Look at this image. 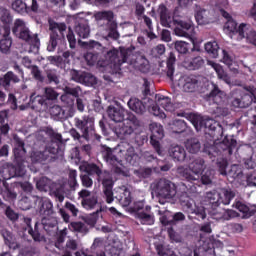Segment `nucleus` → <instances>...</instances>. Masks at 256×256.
I'll return each instance as SVG.
<instances>
[{"label": "nucleus", "mask_w": 256, "mask_h": 256, "mask_svg": "<svg viewBox=\"0 0 256 256\" xmlns=\"http://www.w3.org/2000/svg\"><path fill=\"white\" fill-rule=\"evenodd\" d=\"M186 119L192 123L196 131L199 129H206L205 137L209 139V142L204 144V153L208 155L212 161H215L216 157L222 156L223 158L217 159L216 165L220 175L224 177L227 175V167L229 162L227 158L229 155H233V150L237 147V140L233 136H226L222 142H215L219 139V133H221V125L214 119H203L201 115L190 113L186 115Z\"/></svg>", "instance_id": "nucleus-1"}, {"label": "nucleus", "mask_w": 256, "mask_h": 256, "mask_svg": "<svg viewBox=\"0 0 256 256\" xmlns=\"http://www.w3.org/2000/svg\"><path fill=\"white\" fill-rule=\"evenodd\" d=\"M106 60L114 69H120L123 63L132 65L141 73H149V60L140 54H133V50L120 47L119 50L112 49L107 52Z\"/></svg>", "instance_id": "nucleus-2"}, {"label": "nucleus", "mask_w": 256, "mask_h": 256, "mask_svg": "<svg viewBox=\"0 0 256 256\" xmlns=\"http://www.w3.org/2000/svg\"><path fill=\"white\" fill-rule=\"evenodd\" d=\"M107 113L109 119L114 121V123H122V121H124L122 126L115 129V133L119 139H127L128 137H131V135L135 133V129L141 125V122L133 113H128V116L125 119L127 110L123 107L109 106Z\"/></svg>", "instance_id": "nucleus-3"}, {"label": "nucleus", "mask_w": 256, "mask_h": 256, "mask_svg": "<svg viewBox=\"0 0 256 256\" xmlns=\"http://www.w3.org/2000/svg\"><path fill=\"white\" fill-rule=\"evenodd\" d=\"M160 17V23L162 27H174V33L177 37H186L189 39L193 35L195 27L191 21L175 20L171 11L164 4H160L157 10Z\"/></svg>", "instance_id": "nucleus-4"}, {"label": "nucleus", "mask_w": 256, "mask_h": 256, "mask_svg": "<svg viewBox=\"0 0 256 256\" xmlns=\"http://www.w3.org/2000/svg\"><path fill=\"white\" fill-rule=\"evenodd\" d=\"M74 123L75 127L82 133V135H80L77 129H70L69 133L74 141L83 144L84 141H89L91 137H95V118L91 116H83L82 119L75 118Z\"/></svg>", "instance_id": "nucleus-5"}, {"label": "nucleus", "mask_w": 256, "mask_h": 256, "mask_svg": "<svg viewBox=\"0 0 256 256\" xmlns=\"http://www.w3.org/2000/svg\"><path fill=\"white\" fill-rule=\"evenodd\" d=\"M58 151L59 148L57 147L47 146L45 139L37 140L31 154V161L32 163H40L41 165L53 163L57 159Z\"/></svg>", "instance_id": "nucleus-6"}, {"label": "nucleus", "mask_w": 256, "mask_h": 256, "mask_svg": "<svg viewBox=\"0 0 256 256\" xmlns=\"http://www.w3.org/2000/svg\"><path fill=\"white\" fill-rule=\"evenodd\" d=\"M12 33L17 39H21L26 43H29L31 49H35V51H39V47H41V41L37 34L31 33L27 23L23 19H16L14 21V25L12 27Z\"/></svg>", "instance_id": "nucleus-7"}, {"label": "nucleus", "mask_w": 256, "mask_h": 256, "mask_svg": "<svg viewBox=\"0 0 256 256\" xmlns=\"http://www.w3.org/2000/svg\"><path fill=\"white\" fill-rule=\"evenodd\" d=\"M98 25H100V31L105 37L109 39H114L117 41L119 39V31H117V22L113 20V12L103 11L98 12L95 15Z\"/></svg>", "instance_id": "nucleus-8"}, {"label": "nucleus", "mask_w": 256, "mask_h": 256, "mask_svg": "<svg viewBox=\"0 0 256 256\" xmlns=\"http://www.w3.org/2000/svg\"><path fill=\"white\" fill-rule=\"evenodd\" d=\"M36 187L39 191H43L44 193L49 192L51 197H54L56 201H59V203H63V201H65L67 191H65L64 183L53 182V180L47 177H42L37 181Z\"/></svg>", "instance_id": "nucleus-9"}, {"label": "nucleus", "mask_w": 256, "mask_h": 256, "mask_svg": "<svg viewBox=\"0 0 256 256\" xmlns=\"http://www.w3.org/2000/svg\"><path fill=\"white\" fill-rule=\"evenodd\" d=\"M151 189L156 197L162 199H173L177 195V186L171 180L161 178L151 184Z\"/></svg>", "instance_id": "nucleus-10"}, {"label": "nucleus", "mask_w": 256, "mask_h": 256, "mask_svg": "<svg viewBox=\"0 0 256 256\" xmlns=\"http://www.w3.org/2000/svg\"><path fill=\"white\" fill-rule=\"evenodd\" d=\"M189 167L190 170L184 167H179L177 171L180 177H183V179H186V181H189L190 183L199 181V175L207 169V165H205V160H203V158H196Z\"/></svg>", "instance_id": "nucleus-11"}, {"label": "nucleus", "mask_w": 256, "mask_h": 256, "mask_svg": "<svg viewBox=\"0 0 256 256\" xmlns=\"http://www.w3.org/2000/svg\"><path fill=\"white\" fill-rule=\"evenodd\" d=\"M78 199L81 201V205L86 211H93V209H97L94 215H99L103 208L99 204V198L93 192L88 189H82L78 192Z\"/></svg>", "instance_id": "nucleus-12"}, {"label": "nucleus", "mask_w": 256, "mask_h": 256, "mask_svg": "<svg viewBox=\"0 0 256 256\" xmlns=\"http://www.w3.org/2000/svg\"><path fill=\"white\" fill-rule=\"evenodd\" d=\"M180 205L184 209V211H187V213L196 215V219L198 221H203L207 217L205 207L197 206L195 204V200L189 197L187 193H182L180 195Z\"/></svg>", "instance_id": "nucleus-13"}, {"label": "nucleus", "mask_w": 256, "mask_h": 256, "mask_svg": "<svg viewBox=\"0 0 256 256\" xmlns=\"http://www.w3.org/2000/svg\"><path fill=\"white\" fill-rule=\"evenodd\" d=\"M235 97L232 100V106L240 109H246L251 103H256V90H235Z\"/></svg>", "instance_id": "nucleus-14"}, {"label": "nucleus", "mask_w": 256, "mask_h": 256, "mask_svg": "<svg viewBox=\"0 0 256 256\" xmlns=\"http://www.w3.org/2000/svg\"><path fill=\"white\" fill-rule=\"evenodd\" d=\"M50 40L48 42L47 51L53 52L57 49L59 41L65 39V31H67V25L63 23H50Z\"/></svg>", "instance_id": "nucleus-15"}, {"label": "nucleus", "mask_w": 256, "mask_h": 256, "mask_svg": "<svg viewBox=\"0 0 256 256\" xmlns=\"http://www.w3.org/2000/svg\"><path fill=\"white\" fill-rule=\"evenodd\" d=\"M150 143L154 147L157 155H163V150H161V144L159 143L163 137H165V131L161 124L153 122L150 124Z\"/></svg>", "instance_id": "nucleus-16"}, {"label": "nucleus", "mask_w": 256, "mask_h": 256, "mask_svg": "<svg viewBox=\"0 0 256 256\" xmlns=\"http://www.w3.org/2000/svg\"><path fill=\"white\" fill-rule=\"evenodd\" d=\"M25 173H27V170H25V165L21 162L17 163V165L3 166L0 170V177H2V181H9L13 177H23Z\"/></svg>", "instance_id": "nucleus-17"}, {"label": "nucleus", "mask_w": 256, "mask_h": 256, "mask_svg": "<svg viewBox=\"0 0 256 256\" xmlns=\"http://www.w3.org/2000/svg\"><path fill=\"white\" fill-rule=\"evenodd\" d=\"M178 87L184 93H195L199 89V80L195 75H183L178 80Z\"/></svg>", "instance_id": "nucleus-18"}, {"label": "nucleus", "mask_w": 256, "mask_h": 256, "mask_svg": "<svg viewBox=\"0 0 256 256\" xmlns=\"http://www.w3.org/2000/svg\"><path fill=\"white\" fill-rule=\"evenodd\" d=\"M71 79L76 83H81L82 85H86V87H93V85H97V78L93 76L91 73L79 72L77 70H73L71 72Z\"/></svg>", "instance_id": "nucleus-19"}, {"label": "nucleus", "mask_w": 256, "mask_h": 256, "mask_svg": "<svg viewBox=\"0 0 256 256\" xmlns=\"http://www.w3.org/2000/svg\"><path fill=\"white\" fill-rule=\"evenodd\" d=\"M114 195H115L116 201H118L121 207H129V205H131L132 198H131V191L129 190V188L125 186L116 188L114 190Z\"/></svg>", "instance_id": "nucleus-20"}, {"label": "nucleus", "mask_w": 256, "mask_h": 256, "mask_svg": "<svg viewBox=\"0 0 256 256\" xmlns=\"http://www.w3.org/2000/svg\"><path fill=\"white\" fill-rule=\"evenodd\" d=\"M74 31L76 35H78L79 39H89V35H91L89 21L85 18L76 19Z\"/></svg>", "instance_id": "nucleus-21"}, {"label": "nucleus", "mask_w": 256, "mask_h": 256, "mask_svg": "<svg viewBox=\"0 0 256 256\" xmlns=\"http://www.w3.org/2000/svg\"><path fill=\"white\" fill-rule=\"evenodd\" d=\"M212 90L208 95L209 101H213L215 105H225L227 103V94L219 89V86L215 83H211Z\"/></svg>", "instance_id": "nucleus-22"}, {"label": "nucleus", "mask_w": 256, "mask_h": 256, "mask_svg": "<svg viewBox=\"0 0 256 256\" xmlns=\"http://www.w3.org/2000/svg\"><path fill=\"white\" fill-rule=\"evenodd\" d=\"M168 154L173 161H178L179 163H183L185 161V158L187 157V152L185 151V148L181 145L172 144L168 148Z\"/></svg>", "instance_id": "nucleus-23"}, {"label": "nucleus", "mask_w": 256, "mask_h": 256, "mask_svg": "<svg viewBox=\"0 0 256 256\" xmlns=\"http://www.w3.org/2000/svg\"><path fill=\"white\" fill-rule=\"evenodd\" d=\"M13 45V38H11V30L9 27H4V34L0 38V51L5 55L11 53V46Z\"/></svg>", "instance_id": "nucleus-24"}, {"label": "nucleus", "mask_w": 256, "mask_h": 256, "mask_svg": "<svg viewBox=\"0 0 256 256\" xmlns=\"http://www.w3.org/2000/svg\"><path fill=\"white\" fill-rule=\"evenodd\" d=\"M41 225H42L44 231H46V233H48V235H55V233H57V231L59 229L57 227V217H55V215L43 216L42 220H41Z\"/></svg>", "instance_id": "nucleus-25"}, {"label": "nucleus", "mask_w": 256, "mask_h": 256, "mask_svg": "<svg viewBox=\"0 0 256 256\" xmlns=\"http://www.w3.org/2000/svg\"><path fill=\"white\" fill-rule=\"evenodd\" d=\"M127 105L130 111H133L136 115H145V113H147V103L139 98H130Z\"/></svg>", "instance_id": "nucleus-26"}, {"label": "nucleus", "mask_w": 256, "mask_h": 256, "mask_svg": "<svg viewBox=\"0 0 256 256\" xmlns=\"http://www.w3.org/2000/svg\"><path fill=\"white\" fill-rule=\"evenodd\" d=\"M204 203L205 205H208L212 211H216L217 208H219V205H221V202L219 200V191L212 190L209 192H206L204 197Z\"/></svg>", "instance_id": "nucleus-27"}, {"label": "nucleus", "mask_w": 256, "mask_h": 256, "mask_svg": "<svg viewBox=\"0 0 256 256\" xmlns=\"http://www.w3.org/2000/svg\"><path fill=\"white\" fill-rule=\"evenodd\" d=\"M24 223L26 227L24 228V231H27L29 235H31L32 239L34 241L41 242L43 241L44 237L41 232H39V222L35 223L34 230L33 227H31V218H25Z\"/></svg>", "instance_id": "nucleus-28"}, {"label": "nucleus", "mask_w": 256, "mask_h": 256, "mask_svg": "<svg viewBox=\"0 0 256 256\" xmlns=\"http://www.w3.org/2000/svg\"><path fill=\"white\" fill-rule=\"evenodd\" d=\"M39 213L43 217H51L55 215V211L53 210V202H51L49 198H41L39 200Z\"/></svg>", "instance_id": "nucleus-29"}, {"label": "nucleus", "mask_w": 256, "mask_h": 256, "mask_svg": "<svg viewBox=\"0 0 256 256\" xmlns=\"http://www.w3.org/2000/svg\"><path fill=\"white\" fill-rule=\"evenodd\" d=\"M145 211L136 213L137 219L141 225H153L155 223V216L150 213L151 206H145Z\"/></svg>", "instance_id": "nucleus-30"}, {"label": "nucleus", "mask_w": 256, "mask_h": 256, "mask_svg": "<svg viewBox=\"0 0 256 256\" xmlns=\"http://www.w3.org/2000/svg\"><path fill=\"white\" fill-rule=\"evenodd\" d=\"M14 156L16 161H23V156L27 153L25 150V142L19 136H14Z\"/></svg>", "instance_id": "nucleus-31"}, {"label": "nucleus", "mask_w": 256, "mask_h": 256, "mask_svg": "<svg viewBox=\"0 0 256 256\" xmlns=\"http://www.w3.org/2000/svg\"><path fill=\"white\" fill-rule=\"evenodd\" d=\"M18 75H15L13 71H8L4 76L0 77V86L3 87L6 91L11 87V83H19Z\"/></svg>", "instance_id": "nucleus-32"}, {"label": "nucleus", "mask_w": 256, "mask_h": 256, "mask_svg": "<svg viewBox=\"0 0 256 256\" xmlns=\"http://www.w3.org/2000/svg\"><path fill=\"white\" fill-rule=\"evenodd\" d=\"M1 235L4 239L5 245H7L9 249H13L14 251L15 249H19L20 247L19 243H17L15 236H13V234L9 230H6V229L1 230Z\"/></svg>", "instance_id": "nucleus-33"}, {"label": "nucleus", "mask_w": 256, "mask_h": 256, "mask_svg": "<svg viewBox=\"0 0 256 256\" xmlns=\"http://www.w3.org/2000/svg\"><path fill=\"white\" fill-rule=\"evenodd\" d=\"M220 204L229 205L235 199V192L231 189L221 188L218 190Z\"/></svg>", "instance_id": "nucleus-34"}, {"label": "nucleus", "mask_w": 256, "mask_h": 256, "mask_svg": "<svg viewBox=\"0 0 256 256\" xmlns=\"http://www.w3.org/2000/svg\"><path fill=\"white\" fill-rule=\"evenodd\" d=\"M195 19L198 25H209L211 23L209 11L203 8L196 7Z\"/></svg>", "instance_id": "nucleus-35"}, {"label": "nucleus", "mask_w": 256, "mask_h": 256, "mask_svg": "<svg viewBox=\"0 0 256 256\" xmlns=\"http://www.w3.org/2000/svg\"><path fill=\"white\" fill-rule=\"evenodd\" d=\"M205 65V60L201 56L194 57L191 61L184 60L183 66L189 71H197V69H201Z\"/></svg>", "instance_id": "nucleus-36"}, {"label": "nucleus", "mask_w": 256, "mask_h": 256, "mask_svg": "<svg viewBox=\"0 0 256 256\" xmlns=\"http://www.w3.org/2000/svg\"><path fill=\"white\" fill-rule=\"evenodd\" d=\"M50 115L54 121H65L69 117V114L59 105L50 108Z\"/></svg>", "instance_id": "nucleus-37"}, {"label": "nucleus", "mask_w": 256, "mask_h": 256, "mask_svg": "<svg viewBox=\"0 0 256 256\" xmlns=\"http://www.w3.org/2000/svg\"><path fill=\"white\" fill-rule=\"evenodd\" d=\"M156 101L158 105H160V107H162V109H164L165 111H168L170 113L175 111V105L171 103V98L158 94L156 95Z\"/></svg>", "instance_id": "nucleus-38"}, {"label": "nucleus", "mask_w": 256, "mask_h": 256, "mask_svg": "<svg viewBox=\"0 0 256 256\" xmlns=\"http://www.w3.org/2000/svg\"><path fill=\"white\" fill-rule=\"evenodd\" d=\"M176 61L177 58H175V54L170 53L166 62V69L164 70L165 75L168 77V79H170V81H173Z\"/></svg>", "instance_id": "nucleus-39"}, {"label": "nucleus", "mask_w": 256, "mask_h": 256, "mask_svg": "<svg viewBox=\"0 0 256 256\" xmlns=\"http://www.w3.org/2000/svg\"><path fill=\"white\" fill-rule=\"evenodd\" d=\"M79 249V242L73 238L66 241L65 247L62 249V256H73V253Z\"/></svg>", "instance_id": "nucleus-40"}, {"label": "nucleus", "mask_w": 256, "mask_h": 256, "mask_svg": "<svg viewBox=\"0 0 256 256\" xmlns=\"http://www.w3.org/2000/svg\"><path fill=\"white\" fill-rule=\"evenodd\" d=\"M84 171L87 175H97V181L103 178V175L105 174V171L101 170L97 164H86L84 166Z\"/></svg>", "instance_id": "nucleus-41"}, {"label": "nucleus", "mask_w": 256, "mask_h": 256, "mask_svg": "<svg viewBox=\"0 0 256 256\" xmlns=\"http://www.w3.org/2000/svg\"><path fill=\"white\" fill-rule=\"evenodd\" d=\"M225 31H228V33H232V38L236 37L237 35V40L239 41V29H241V25L237 26V22L233 19H229L225 25H224Z\"/></svg>", "instance_id": "nucleus-42"}, {"label": "nucleus", "mask_w": 256, "mask_h": 256, "mask_svg": "<svg viewBox=\"0 0 256 256\" xmlns=\"http://www.w3.org/2000/svg\"><path fill=\"white\" fill-rule=\"evenodd\" d=\"M102 152L105 153L104 159L106 163L112 165V167H117V165H119V158L113 154V150L111 148L106 147Z\"/></svg>", "instance_id": "nucleus-43"}, {"label": "nucleus", "mask_w": 256, "mask_h": 256, "mask_svg": "<svg viewBox=\"0 0 256 256\" xmlns=\"http://www.w3.org/2000/svg\"><path fill=\"white\" fill-rule=\"evenodd\" d=\"M185 147L189 153H199L201 151V142L197 138H190L185 142Z\"/></svg>", "instance_id": "nucleus-44"}, {"label": "nucleus", "mask_w": 256, "mask_h": 256, "mask_svg": "<svg viewBox=\"0 0 256 256\" xmlns=\"http://www.w3.org/2000/svg\"><path fill=\"white\" fill-rule=\"evenodd\" d=\"M46 79L49 85H59V83H61L59 72L55 69L46 70Z\"/></svg>", "instance_id": "nucleus-45"}, {"label": "nucleus", "mask_w": 256, "mask_h": 256, "mask_svg": "<svg viewBox=\"0 0 256 256\" xmlns=\"http://www.w3.org/2000/svg\"><path fill=\"white\" fill-rule=\"evenodd\" d=\"M67 228L60 230L56 236L55 248L63 251L65 247V237H67Z\"/></svg>", "instance_id": "nucleus-46"}, {"label": "nucleus", "mask_w": 256, "mask_h": 256, "mask_svg": "<svg viewBox=\"0 0 256 256\" xmlns=\"http://www.w3.org/2000/svg\"><path fill=\"white\" fill-rule=\"evenodd\" d=\"M12 9L19 15H27V3L23 0H14L12 2Z\"/></svg>", "instance_id": "nucleus-47"}, {"label": "nucleus", "mask_w": 256, "mask_h": 256, "mask_svg": "<svg viewBox=\"0 0 256 256\" xmlns=\"http://www.w3.org/2000/svg\"><path fill=\"white\" fill-rule=\"evenodd\" d=\"M205 51L212 56L213 59H217L219 57V44L216 41L208 42L205 44Z\"/></svg>", "instance_id": "nucleus-48"}, {"label": "nucleus", "mask_w": 256, "mask_h": 256, "mask_svg": "<svg viewBox=\"0 0 256 256\" xmlns=\"http://www.w3.org/2000/svg\"><path fill=\"white\" fill-rule=\"evenodd\" d=\"M90 249L92 253H96L97 256H107V254H105V252L101 250L103 249V239L101 238H95Z\"/></svg>", "instance_id": "nucleus-49"}, {"label": "nucleus", "mask_w": 256, "mask_h": 256, "mask_svg": "<svg viewBox=\"0 0 256 256\" xmlns=\"http://www.w3.org/2000/svg\"><path fill=\"white\" fill-rule=\"evenodd\" d=\"M123 251V243L121 240L115 239L113 240L111 247L109 249V253L111 256H120Z\"/></svg>", "instance_id": "nucleus-50"}, {"label": "nucleus", "mask_w": 256, "mask_h": 256, "mask_svg": "<svg viewBox=\"0 0 256 256\" xmlns=\"http://www.w3.org/2000/svg\"><path fill=\"white\" fill-rule=\"evenodd\" d=\"M30 104L32 107H47V99L43 96H35V94H32L30 96Z\"/></svg>", "instance_id": "nucleus-51"}, {"label": "nucleus", "mask_w": 256, "mask_h": 256, "mask_svg": "<svg viewBox=\"0 0 256 256\" xmlns=\"http://www.w3.org/2000/svg\"><path fill=\"white\" fill-rule=\"evenodd\" d=\"M71 227L76 233H81V235H87L89 233V226L85 222H72Z\"/></svg>", "instance_id": "nucleus-52"}, {"label": "nucleus", "mask_w": 256, "mask_h": 256, "mask_svg": "<svg viewBox=\"0 0 256 256\" xmlns=\"http://www.w3.org/2000/svg\"><path fill=\"white\" fill-rule=\"evenodd\" d=\"M68 185L72 191L78 189L79 182H77V170H69Z\"/></svg>", "instance_id": "nucleus-53"}, {"label": "nucleus", "mask_w": 256, "mask_h": 256, "mask_svg": "<svg viewBox=\"0 0 256 256\" xmlns=\"http://www.w3.org/2000/svg\"><path fill=\"white\" fill-rule=\"evenodd\" d=\"M98 181L102 183L104 189H113V178L108 171H104L102 178H100Z\"/></svg>", "instance_id": "nucleus-54"}, {"label": "nucleus", "mask_w": 256, "mask_h": 256, "mask_svg": "<svg viewBox=\"0 0 256 256\" xmlns=\"http://www.w3.org/2000/svg\"><path fill=\"white\" fill-rule=\"evenodd\" d=\"M125 157L126 161L130 163V165H135V163H137V159H139V155L135 153V148L133 146H128Z\"/></svg>", "instance_id": "nucleus-55"}, {"label": "nucleus", "mask_w": 256, "mask_h": 256, "mask_svg": "<svg viewBox=\"0 0 256 256\" xmlns=\"http://www.w3.org/2000/svg\"><path fill=\"white\" fill-rule=\"evenodd\" d=\"M157 253L159 256H177L173 248L165 245H158Z\"/></svg>", "instance_id": "nucleus-56"}, {"label": "nucleus", "mask_w": 256, "mask_h": 256, "mask_svg": "<svg viewBox=\"0 0 256 256\" xmlns=\"http://www.w3.org/2000/svg\"><path fill=\"white\" fill-rule=\"evenodd\" d=\"M64 93H66L67 95H70V97H73L74 99H78L79 95L81 94V87L66 86L64 88Z\"/></svg>", "instance_id": "nucleus-57"}, {"label": "nucleus", "mask_w": 256, "mask_h": 256, "mask_svg": "<svg viewBox=\"0 0 256 256\" xmlns=\"http://www.w3.org/2000/svg\"><path fill=\"white\" fill-rule=\"evenodd\" d=\"M175 50L180 53L185 55V53H188L189 51V43L185 41H176L174 43Z\"/></svg>", "instance_id": "nucleus-58"}, {"label": "nucleus", "mask_w": 256, "mask_h": 256, "mask_svg": "<svg viewBox=\"0 0 256 256\" xmlns=\"http://www.w3.org/2000/svg\"><path fill=\"white\" fill-rule=\"evenodd\" d=\"M33 204L31 203V199L28 196H24L21 198V200L18 202V207L22 211H29Z\"/></svg>", "instance_id": "nucleus-59"}, {"label": "nucleus", "mask_w": 256, "mask_h": 256, "mask_svg": "<svg viewBox=\"0 0 256 256\" xmlns=\"http://www.w3.org/2000/svg\"><path fill=\"white\" fill-rule=\"evenodd\" d=\"M41 12V6H39V2L37 0H31V4L27 6V15H37V13Z\"/></svg>", "instance_id": "nucleus-60"}, {"label": "nucleus", "mask_w": 256, "mask_h": 256, "mask_svg": "<svg viewBox=\"0 0 256 256\" xmlns=\"http://www.w3.org/2000/svg\"><path fill=\"white\" fill-rule=\"evenodd\" d=\"M60 99L65 107L72 109L75 106V98L67 93H64Z\"/></svg>", "instance_id": "nucleus-61"}, {"label": "nucleus", "mask_w": 256, "mask_h": 256, "mask_svg": "<svg viewBox=\"0 0 256 256\" xmlns=\"http://www.w3.org/2000/svg\"><path fill=\"white\" fill-rule=\"evenodd\" d=\"M30 69L31 74L36 81H39V83H43V81H45V76H43L41 73V69H39L36 65L32 66Z\"/></svg>", "instance_id": "nucleus-62"}, {"label": "nucleus", "mask_w": 256, "mask_h": 256, "mask_svg": "<svg viewBox=\"0 0 256 256\" xmlns=\"http://www.w3.org/2000/svg\"><path fill=\"white\" fill-rule=\"evenodd\" d=\"M202 185H211L213 183V171L207 170L200 179Z\"/></svg>", "instance_id": "nucleus-63"}, {"label": "nucleus", "mask_w": 256, "mask_h": 256, "mask_svg": "<svg viewBox=\"0 0 256 256\" xmlns=\"http://www.w3.org/2000/svg\"><path fill=\"white\" fill-rule=\"evenodd\" d=\"M82 187H85L86 189H91L93 187V179H91V176L89 174H82L80 176Z\"/></svg>", "instance_id": "nucleus-64"}]
</instances>
